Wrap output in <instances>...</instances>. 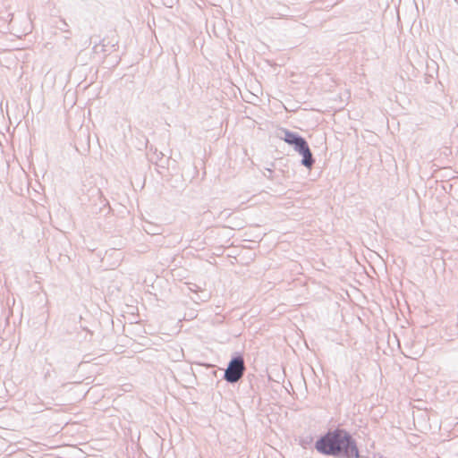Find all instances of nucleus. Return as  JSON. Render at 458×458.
<instances>
[{
	"mask_svg": "<svg viewBox=\"0 0 458 458\" xmlns=\"http://www.w3.org/2000/svg\"><path fill=\"white\" fill-rule=\"evenodd\" d=\"M315 449L321 454L335 458H360L356 440L344 428L329 429L315 442Z\"/></svg>",
	"mask_w": 458,
	"mask_h": 458,
	"instance_id": "f257e3e1",
	"label": "nucleus"
},
{
	"mask_svg": "<svg viewBox=\"0 0 458 458\" xmlns=\"http://www.w3.org/2000/svg\"><path fill=\"white\" fill-rule=\"evenodd\" d=\"M97 195L101 199V205L103 207H106L107 205V201L106 199H102V193H101L100 190H97Z\"/></svg>",
	"mask_w": 458,
	"mask_h": 458,
	"instance_id": "423d86ee",
	"label": "nucleus"
},
{
	"mask_svg": "<svg viewBox=\"0 0 458 458\" xmlns=\"http://www.w3.org/2000/svg\"><path fill=\"white\" fill-rule=\"evenodd\" d=\"M208 294H205L203 297H200V296H199L198 299H199L200 301H207V300H208Z\"/></svg>",
	"mask_w": 458,
	"mask_h": 458,
	"instance_id": "6e6552de",
	"label": "nucleus"
},
{
	"mask_svg": "<svg viewBox=\"0 0 458 458\" xmlns=\"http://www.w3.org/2000/svg\"><path fill=\"white\" fill-rule=\"evenodd\" d=\"M300 155L302 156V158L301 160V164L305 166L308 169H310L314 163L315 159L313 157V155L311 153V150L309 147V144L307 143L305 147H303L301 150L298 151Z\"/></svg>",
	"mask_w": 458,
	"mask_h": 458,
	"instance_id": "20e7f679",
	"label": "nucleus"
},
{
	"mask_svg": "<svg viewBox=\"0 0 458 458\" xmlns=\"http://www.w3.org/2000/svg\"><path fill=\"white\" fill-rule=\"evenodd\" d=\"M267 171L268 172L267 174H264V175L268 178V179H272V169L271 168H267Z\"/></svg>",
	"mask_w": 458,
	"mask_h": 458,
	"instance_id": "0eeeda50",
	"label": "nucleus"
},
{
	"mask_svg": "<svg viewBox=\"0 0 458 458\" xmlns=\"http://www.w3.org/2000/svg\"><path fill=\"white\" fill-rule=\"evenodd\" d=\"M282 133L284 136H281V139L287 144L293 146L296 151L301 150L308 143L307 140L297 132L283 129Z\"/></svg>",
	"mask_w": 458,
	"mask_h": 458,
	"instance_id": "7ed1b4c3",
	"label": "nucleus"
},
{
	"mask_svg": "<svg viewBox=\"0 0 458 458\" xmlns=\"http://www.w3.org/2000/svg\"><path fill=\"white\" fill-rule=\"evenodd\" d=\"M59 22H60V25H56V27H57L60 30H62V31H64V32H65V33H67V34H69V35H70V34H71V30L68 29V24H67V22H66L64 20H63V19H61V20L59 21Z\"/></svg>",
	"mask_w": 458,
	"mask_h": 458,
	"instance_id": "39448f33",
	"label": "nucleus"
},
{
	"mask_svg": "<svg viewBox=\"0 0 458 458\" xmlns=\"http://www.w3.org/2000/svg\"><path fill=\"white\" fill-rule=\"evenodd\" d=\"M246 370L244 359L242 354L233 355L225 369L224 379L230 384L237 383L244 375Z\"/></svg>",
	"mask_w": 458,
	"mask_h": 458,
	"instance_id": "f03ea898",
	"label": "nucleus"
}]
</instances>
